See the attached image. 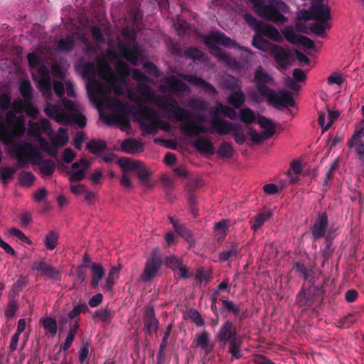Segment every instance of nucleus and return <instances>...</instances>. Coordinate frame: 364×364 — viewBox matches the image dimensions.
I'll list each match as a JSON object with an SVG mask.
<instances>
[{
    "label": "nucleus",
    "mask_w": 364,
    "mask_h": 364,
    "mask_svg": "<svg viewBox=\"0 0 364 364\" xmlns=\"http://www.w3.org/2000/svg\"><path fill=\"white\" fill-rule=\"evenodd\" d=\"M111 113L103 120L109 126L117 125L123 130L129 129V115L132 113L139 124L144 134H151L159 129V112L148 107H129L127 102L113 98L109 101Z\"/></svg>",
    "instance_id": "1"
},
{
    "label": "nucleus",
    "mask_w": 364,
    "mask_h": 364,
    "mask_svg": "<svg viewBox=\"0 0 364 364\" xmlns=\"http://www.w3.org/2000/svg\"><path fill=\"white\" fill-rule=\"evenodd\" d=\"M166 109L171 117L181 122L179 129L186 136H195L200 134H208L209 129L201 124V121L194 120L193 114L186 109L177 106L175 100L164 102L161 98V110Z\"/></svg>",
    "instance_id": "2"
},
{
    "label": "nucleus",
    "mask_w": 364,
    "mask_h": 364,
    "mask_svg": "<svg viewBox=\"0 0 364 364\" xmlns=\"http://www.w3.org/2000/svg\"><path fill=\"white\" fill-rule=\"evenodd\" d=\"M205 44L211 50V53L220 62L232 69L238 70L242 65L231 58L225 50L216 48V45H221L227 48L237 47L249 55H252V51L247 48L239 46L235 41L231 40L223 33L220 31H212L203 36Z\"/></svg>",
    "instance_id": "3"
},
{
    "label": "nucleus",
    "mask_w": 364,
    "mask_h": 364,
    "mask_svg": "<svg viewBox=\"0 0 364 364\" xmlns=\"http://www.w3.org/2000/svg\"><path fill=\"white\" fill-rule=\"evenodd\" d=\"M15 155L19 168L28 167V163L39 165L43 175L50 176L55 170V164L50 159L43 160L40 151L28 141L23 142L15 148Z\"/></svg>",
    "instance_id": "4"
},
{
    "label": "nucleus",
    "mask_w": 364,
    "mask_h": 364,
    "mask_svg": "<svg viewBox=\"0 0 364 364\" xmlns=\"http://www.w3.org/2000/svg\"><path fill=\"white\" fill-rule=\"evenodd\" d=\"M216 104V109L210 111V113L212 114L210 120L211 129L219 135L231 134L237 144H243L246 137L242 125L239 123L231 122L216 117L217 113L222 112L223 114L225 110L228 109V106L224 105L221 102H217Z\"/></svg>",
    "instance_id": "5"
},
{
    "label": "nucleus",
    "mask_w": 364,
    "mask_h": 364,
    "mask_svg": "<svg viewBox=\"0 0 364 364\" xmlns=\"http://www.w3.org/2000/svg\"><path fill=\"white\" fill-rule=\"evenodd\" d=\"M249 1L252 3L254 10L261 18L277 24L287 21L285 15L289 12V7L282 0H268L267 5L263 4V0Z\"/></svg>",
    "instance_id": "6"
},
{
    "label": "nucleus",
    "mask_w": 364,
    "mask_h": 364,
    "mask_svg": "<svg viewBox=\"0 0 364 364\" xmlns=\"http://www.w3.org/2000/svg\"><path fill=\"white\" fill-rule=\"evenodd\" d=\"M311 12L313 19L318 22L310 26V31L318 36L324 37L326 31L331 26L328 22L331 19L329 8L323 4L322 0H317L311 6Z\"/></svg>",
    "instance_id": "7"
},
{
    "label": "nucleus",
    "mask_w": 364,
    "mask_h": 364,
    "mask_svg": "<svg viewBox=\"0 0 364 364\" xmlns=\"http://www.w3.org/2000/svg\"><path fill=\"white\" fill-rule=\"evenodd\" d=\"M44 112L47 116L55 119L59 123L64 124H76L80 127L83 128L86 126L87 119L85 115L75 112L68 114L63 110L58 105L46 102Z\"/></svg>",
    "instance_id": "8"
},
{
    "label": "nucleus",
    "mask_w": 364,
    "mask_h": 364,
    "mask_svg": "<svg viewBox=\"0 0 364 364\" xmlns=\"http://www.w3.org/2000/svg\"><path fill=\"white\" fill-rule=\"evenodd\" d=\"M254 82L257 92L248 91V96L253 102L260 103L263 101L265 95L268 94L270 90L268 85L274 82V78L262 67L259 66L254 73Z\"/></svg>",
    "instance_id": "9"
},
{
    "label": "nucleus",
    "mask_w": 364,
    "mask_h": 364,
    "mask_svg": "<svg viewBox=\"0 0 364 364\" xmlns=\"http://www.w3.org/2000/svg\"><path fill=\"white\" fill-rule=\"evenodd\" d=\"M118 164L123 172L134 171L142 185L149 188L151 186L149 181L151 172L139 161L122 157L118 160Z\"/></svg>",
    "instance_id": "10"
},
{
    "label": "nucleus",
    "mask_w": 364,
    "mask_h": 364,
    "mask_svg": "<svg viewBox=\"0 0 364 364\" xmlns=\"http://www.w3.org/2000/svg\"><path fill=\"white\" fill-rule=\"evenodd\" d=\"M95 73L96 65L93 62L85 64L82 77L87 80V89L91 100H93L96 95H101L104 92V87L96 78Z\"/></svg>",
    "instance_id": "11"
},
{
    "label": "nucleus",
    "mask_w": 364,
    "mask_h": 364,
    "mask_svg": "<svg viewBox=\"0 0 364 364\" xmlns=\"http://www.w3.org/2000/svg\"><path fill=\"white\" fill-rule=\"evenodd\" d=\"M258 124L263 129L261 132H257L252 128L249 127L247 134L252 141L259 143L272 137L275 133V126L273 122L264 117H259L257 121Z\"/></svg>",
    "instance_id": "12"
},
{
    "label": "nucleus",
    "mask_w": 364,
    "mask_h": 364,
    "mask_svg": "<svg viewBox=\"0 0 364 364\" xmlns=\"http://www.w3.org/2000/svg\"><path fill=\"white\" fill-rule=\"evenodd\" d=\"M302 31L299 28V24H296V28L289 26L285 27L282 33L287 41L296 45L301 46L308 49H314L315 47L314 42L310 38L301 36L299 32Z\"/></svg>",
    "instance_id": "13"
},
{
    "label": "nucleus",
    "mask_w": 364,
    "mask_h": 364,
    "mask_svg": "<svg viewBox=\"0 0 364 364\" xmlns=\"http://www.w3.org/2000/svg\"><path fill=\"white\" fill-rule=\"evenodd\" d=\"M18 109V103L12 107L11 110L7 111L5 119V127L3 129L4 134L9 139H14L19 136L23 130L18 125V121L16 117V110Z\"/></svg>",
    "instance_id": "14"
},
{
    "label": "nucleus",
    "mask_w": 364,
    "mask_h": 364,
    "mask_svg": "<svg viewBox=\"0 0 364 364\" xmlns=\"http://www.w3.org/2000/svg\"><path fill=\"white\" fill-rule=\"evenodd\" d=\"M159 269V251L155 248L150 257L147 259L144 269L141 274V281L145 283H151L156 277Z\"/></svg>",
    "instance_id": "15"
},
{
    "label": "nucleus",
    "mask_w": 364,
    "mask_h": 364,
    "mask_svg": "<svg viewBox=\"0 0 364 364\" xmlns=\"http://www.w3.org/2000/svg\"><path fill=\"white\" fill-rule=\"evenodd\" d=\"M269 105L276 108L282 107H294L295 101L291 95L284 90L276 92L273 90H269L268 94L265 97Z\"/></svg>",
    "instance_id": "16"
},
{
    "label": "nucleus",
    "mask_w": 364,
    "mask_h": 364,
    "mask_svg": "<svg viewBox=\"0 0 364 364\" xmlns=\"http://www.w3.org/2000/svg\"><path fill=\"white\" fill-rule=\"evenodd\" d=\"M161 82H163L164 85H161V92L165 89L169 92L172 93H182V92H190L189 87L178 80L174 76H171L168 77H166L164 80H161Z\"/></svg>",
    "instance_id": "17"
},
{
    "label": "nucleus",
    "mask_w": 364,
    "mask_h": 364,
    "mask_svg": "<svg viewBox=\"0 0 364 364\" xmlns=\"http://www.w3.org/2000/svg\"><path fill=\"white\" fill-rule=\"evenodd\" d=\"M118 50L121 57L134 65H138L140 51L136 44L129 47L125 44L120 43Z\"/></svg>",
    "instance_id": "18"
},
{
    "label": "nucleus",
    "mask_w": 364,
    "mask_h": 364,
    "mask_svg": "<svg viewBox=\"0 0 364 364\" xmlns=\"http://www.w3.org/2000/svg\"><path fill=\"white\" fill-rule=\"evenodd\" d=\"M238 336L235 326L230 321H227L219 329L217 334L218 340L224 343L235 340Z\"/></svg>",
    "instance_id": "19"
},
{
    "label": "nucleus",
    "mask_w": 364,
    "mask_h": 364,
    "mask_svg": "<svg viewBox=\"0 0 364 364\" xmlns=\"http://www.w3.org/2000/svg\"><path fill=\"white\" fill-rule=\"evenodd\" d=\"M270 54L282 69H285L291 64V55L289 52L281 46L274 45Z\"/></svg>",
    "instance_id": "20"
},
{
    "label": "nucleus",
    "mask_w": 364,
    "mask_h": 364,
    "mask_svg": "<svg viewBox=\"0 0 364 364\" xmlns=\"http://www.w3.org/2000/svg\"><path fill=\"white\" fill-rule=\"evenodd\" d=\"M144 322L145 330L149 335L156 333L158 328V320L155 316L154 307L146 306L144 310Z\"/></svg>",
    "instance_id": "21"
},
{
    "label": "nucleus",
    "mask_w": 364,
    "mask_h": 364,
    "mask_svg": "<svg viewBox=\"0 0 364 364\" xmlns=\"http://www.w3.org/2000/svg\"><path fill=\"white\" fill-rule=\"evenodd\" d=\"M31 268L33 270L41 272L43 276L51 279H57L60 274L58 269L47 264L44 260L33 262Z\"/></svg>",
    "instance_id": "22"
},
{
    "label": "nucleus",
    "mask_w": 364,
    "mask_h": 364,
    "mask_svg": "<svg viewBox=\"0 0 364 364\" xmlns=\"http://www.w3.org/2000/svg\"><path fill=\"white\" fill-rule=\"evenodd\" d=\"M328 225V217L326 213L320 214L314 223L311 233L314 240H318L324 236Z\"/></svg>",
    "instance_id": "23"
},
{
    "label": "nucleus",
    "mask_w": 364,
    "mask_h": 364,
    "mask_svg": "<svg viewBox=\"0 0 364 364\" xmlns=\"http://www.w3.org/2000/svg\"><path fill=\"white\" fill-rule=\"evenodd\" d=\"M180 77L192 84L193 85L204 88L208 92H210L213 94L218 93L216 89L212 85L207 82L201 77L196 76V75L181 74L180 75Z\"/></svg>",
    "instance_id": "24"
},
{
    "label": "nucleus",
    "mask_w": 364,
    "mask_h": 364,
    "mask_svg": "<svg viewBox=\"0 0 364 364\" xmlns=\"http://www.w3.org/2000/svg\"><path fill=\"white\" fill-rule=\"evenodd\" d=\"M121 149L125 153L134 154L142 152L144 146L143 143L134 139H127L122 142Z\"/></svg>",
    "instance_id": "25"
},
{
    "label": "nucleus",
    "mask_w": 364,
    "mask_h": 364,
    "mask_svg": "<svg viewBox=\"0 0 364 364\" xmlns=\"http://www.w3.org/2000/svg\"><path fill=\"white\" fill-rule=\"evenodd\" d=\"M91 270L90 286L93 289H97L100 281L105 274V269L100 263H92L90 266Z\"/></svg>",
    "instance_id": "26"
},
{
    "label": "nucleus",
    "mask_w": 364,
    "mask_h": 364,
    "mask_svg": "<svg viewBox=\"0 0 364 364\" xmlns=\"http://www.w3.org/2000/svg\"><path fill=\"white\" fill-rule=\"evenodd\" d=\"M149 82H143L137 85V90L142 97L147 101H154L159 105V95H156L148 85Z\"/></svg>",
    "instance_id": "27"
},
{
    "label": "nucleus",
    "mask_w": 364,
    "mask_h": 364,
    "mask_svg": "<svg viewBox=\"0 0 364 364\" xmlns=\"http://www.w3.org/2000/svg\"><path fill=\"white\" fill-rule=\"evenodd\" d=\"M194 146L200 152L205 153L208 154H213L215 149L212 142L205 138L200 137L196 139L194 142Z\"/></svg>",
    "instance_id": "28"
},
{
    "label": "nucleus",
    "mask_w": 364,
    "mask_h": 364,
    "mask_svg": "<svg viewBox=\"0 0 364 364\" xmlns=\"http://www.w3.org/2000/svg\"><path fill=\"white\" fill-rule=\"evenodd\" d=\"M38 88L46 100H50L52 98L53 92L50 77H41L38 81Z\"/></svg>",
    "instance_id": "29"
},
{
    "label": "nucleus",
    "mask_w": 364,
    "mask_h": 364,
    "mask_svg": "<svg viewBox=\"0 0 364 364\" xmlns=\"http://www.w3.org/2000/svg\"><path fill=\"white\" fill-rule=\"evenodd\" d=\"M252 44L254 47L265 52H271L274 45L264 39L261 33H257L252 38Z\"/></svg>",
    "instance_id": "30"
},
{
    "label": "nucleus",
    "mask_w": 364,
    "mask_h": 364,
    "mask_svg": "<svg viewBox=\"0 0 364 364\" xmlns=\"http://www.w3.org/2000/svg\"><path fill=\"white\" fill-rule=\"evenodd\" d=\"M271 215L272 213L270 211L258 213L254 218H252L250 222L251 228L254 231H257L271 217Z\"/></svg>",
    "instance_id": "31"
},
{
    "label": "nucleus",
    "mask_w": 364,
    "mask_h": 364,
    "mask_svg": "<svg viewBox=\"0 0 364 364\" xmlns=\"http://www.w3.org/2000/svg\"><path fill=\"white\" fill-rule=\"evenodd\" d=\"M259 32L262 36H264L274 41L282 42L283 41L282 34L272 26H266L262 28L260 27Z\"/></svg>",
    "instance_id": "32"
},
{
    "label": "nucleus",
    "mask_w": 364,
    "mask_h": 364,
    "mask_svg": "<svg viewBox=\"0 0 364 364\" xmlns=\"http://www.w3.org/2000/svg\"><path fill=\"white\" fill-rule=\"evenodd\" d=\"M18 109L17 112H25L26 114L33 118H35L38 114V109L32 104V100H24L23 102L18 103Z\"/></svg>",
    "instance_id": "33"
},
{
    "label": "nucleus",
    "mask_w": 364,
    "mask_h": 364,
    "mask_svg": "<svg viewBox=\"0 0 364 364\" xmlns=\"http://www.w3.org/2000/svg\"><path fill=\"white\" fill-rule=\"evenodd\" d=\"M245 101V95L242 90L232 92L228 98V102L233 106L235 108L241 107Z\"/></svg>",
    "instance_id": "34"
},
{
    "label": "nucleus",
    "mask_w": 364,
    "mask_h": 364,
    "mask_svg": "<svg viewBox=\"0 0 364 364\" xmlns=\"http://www.w3.org/2000/svg\"><path fill=\"white\" fill-rule=\"evenodd\" d=\"M87 149L93 154H100L107 149V143L102 139H92L87 144Z\"/></svg>",
    "instance_id": "35"
},
{
    "label": "nucleus",
    "mask_w": 364,
    "mask_h": 364,
    "mask_svg": "<svg viewBox=\"0 0 364 364\" xmlns=\"http://www.w3.org/2000/svg\"><path fill=\"white\" fill-rule=\"evenodd\" d=\"M92 317L95 320L98 319L103 323H109L114 317V313L108 308H104L97 310Z\"/></svg>",
    "instance_id": "36"
},
{
    "label": "nucleus",
    "mask_w": 364,
    "mask_h": 364,
    "mask_svg": "<svg viewBox=\"0 0 364 364\" xmlns=\"http://www.w3.org/2000/svg\"><path fill=\"white\" fill-rule=\"evenodd\" d=\"M223 87L229 90L231 92L242 90L240 80L233 76H227L223 81Z\"/></svg>",
    "instance_id": "37"
},
{
    "label": "nucleus",
    "mask_w": 364,
    "mask_h": 364,
    "mask_svg": "<svg viewBox=\"0 0 364 364\" xmlns=\"http://www.w3.org/2000/svg\"><path fill=\"white\" fill-rule=\"evenodd\" d=\"M45 331L52 337L55 336L58 331V323L55 319L50 317H44L41 320Z\"/></svg>",
    "instance_id": "38"
},
{
    "label": "nucleus",
    "mask_w": 364,
    "mask_h": 364,
    "mask_svg": "<svg viewBox=\"0 0 364 364\" xmlns=\"http://www.w3.org/2000/svg\"><path fill=\"white\" fill-rule=\"evenodd\" d=\"M347 144L350 148L354 149L358 159L364 161V141L363 139H349Z\"/></svg>",
    "instance_id": "39"
},
{
    "label": "nucleus",
    "mask_w": 364,
    "mask_h": 364,
    "mask_svg": "<svg viewBox=\"0 0 364 364\" xmlns=\"http://www.w3.org/2000/svg\"><path fill=\"white\" fill-rule=\"evenodd\" d=\"M59 234L56 231L51 230L45 236L44 244L49 250H54L58 245Z\"/></svg>",
    "instance_id": "40"
},
{
    "label": "nucleus",
    "mask_w": 364,
    "mask_h": 364,
    "mask_svg": "<svg viewBox=\"0 0 364 364\" xmlns=\"http://www.w3.org/2000/svg\"><path fill=\"white\" fill-rule=\"evenodd\" d=\"M174 229L176 231L181 235L183 237L186 239V240L191 244H193L194 240L193 238L192 234L191 232L183 225L178 224L176 222L173 220H171Z\"/></svg>",
    "instance_id": "41"
},
{
    "label": "nucleus",
    "mask_w": 364,
    "mask_h": 364,
    "mask_svg": "<svg viewBox=\"0 0 364 364\" xmlns=\"http://www.w3.org/2000/svg\"><path fill=\"white\" fill-rule=\"evenodd\" d=\"M75 47V41L73 37L67 36L60 38L57 43V48L62 52L72 50Z\"/></svg>",
    "instance_id": "42"
},
{
    "label": "nucleus",
    "mask_w": 364,
    "mask_h": 364,
    "mask_svg": "<svg viewBox=\"0 0 364 364\" xmlns=\"http://www.w3.org/2000/svg\"><path fill=\"white\" fill-rule=\"evenodd\" d=\"M363 118L355 125L354 132L350 139H363L364 137V105L361 107Z\"/></svg>",
    "instance_id": "43"
},
{
    "label": "nucleus",
    "mask_w": 364,
    "mask_h": 364,
    "mask_svg": "<svg viewBox=\"0 0 364 364\" xmlns=\"http://www.w3.org/2000/svg\"><path fill=\"white\" fill-rule=\"evenodd\" d=\"M187 107L196 111L203 112L207 109L208 104L201 98L192 97L188 100Z\"/></svg>",
    "instance_id": "44"
},
{
    "label": "nucleus",
    "mask_w": 364,
    "mask_h": 364,
    "mask_svg": "<svg viewBox=\"0 0 364 364\" xmlns=\"http://www.w3.org/2000/svg\"><path fill=\"white\" fill-rule=\"evenodd\" d=\"M120 269H121L120 266L119 267L114 266V267H112V268L110 269V271L107 277L106 284L105 286V288L107 290H109L112 288V287L115 282V280L119 277V273Z\"/></svg>",
    "instance_id": "45"
},
{
    "label": "nucleus",
    "mask_w": 364,
    "mask_h": 364,
    "mask_svg": "<svg viewBox=\"0 0 364 364\" xmlns=\"http://www.w3.org/2000/svg\"><path fill=\"white\" fill-rule=\"evenodd\" d=\"M241 344L242 341L240 337L229 342V352L231 353L232 357L236 359H239L242 357V353L240 350Z\"/></svg>",
    "instance_id": "46"
},
{
    "label": "nucleus",
    "mask_w": 364,
    "mask_h": 364,
    "mask_svg": "<svg viewBox=\"0 0 364 364\" xmlns=\"http://www.w3.org/2000/svg\"><path fill=\"white\" fill-rule=\"evenodd\" d=\"M53 141L55 142L58 147L65 146L68 142V130L65 128L60 127Z\"/></svg>",
    "instance_id": "47"
},
{
    "label": "nucleus",
    "mask_w": 364,
    "mask_h": 364,
    "mask_svg": "<svg viewBox=\"0 0 364 364\" xmlns=\"http://www.w3.org/2000/svg\"><path fill=\"white\" fill-rule=\"evenodd\" d=\"M19 91L23 100H32V87L31 82L28 80H23L21 82L19 86Z\"/></svg>",
    "instance_id": "48"
},
{
    "label": "nucleus",
    "mask_w": 364,
    "mask_h": 364,
    "mask_svg": "<svg viewBox=\"0 0 364 364\" xmlns=\"http://www.w3.org/2000/svg\"><path fill=\"white\" fill-rule=\"evenodd\" d=\"M240 119L246 124H251L255 122L256 114L254 111L250 108H245L240 111Z\"/></svg>",
    "instance_id": "49"
},
{
    "label": "nucleus",
    "mask_w": 364,
    "mask_h": 364,
    "mask_svg": "<svg viewBox=\"0 0 364 364\" xmlns=\"http://www.w3.org/2000/svg\"><path fill=\"white\" fill-rule=\"evenodd\" d=\"M301 171V164L299 161H293L291 163L290 169L287 171V176H289L291 183H295L297 181V177L294 176V174L298 175Z\"/></svg>",
    "instance_id": "50"
},
{
    "label": "nucleus",
    "mask_w": 364,
    "mask_h": 364,
    "mask_svg": "<svg viewBox=\"0 0 364 364\" xmlns=\"http://www.w3.org/2000/svg\"><path fill=\"white\" fill-rule=\"evenodd\" d=\"M212 279V272L209 269H198L196 273L197 283L208 282Z\"/></svg>",
    "instance_id": "51"
},
{
    "label": "nucleus",
    "mask_w": 364,
    "mask_h": 364,
    "mask_svg": "<svg viewBox=\"0 0 364 364\" xmlns=\"http://www.w3.org/2000/svg\"><path fill=\"white\" fill-rule=\"evenodd\" d=\"M18 180L21 186L28 187L33 183L35 176L31 172L22 171L18 176Z\"/></svg>",
    "instance_id": "52"
},
{
    "label": "nucleus",
    "mask_w": 364,
    "mask_h": 364,
    "mask_svg": "<svg viewBox=\"0 0 364 364\" xmlns=\"http://www.w3.org/2000/svg\"><path fill=\"white\" fill-rule=\"evenodd\" d=\"M218 152L222 158L230 159L232 156L233 148L230 143L223 142L218 147Z\"/></svg>",
    "instance_id": "53"
},
{
    "label": "nucleus",
    "mask_w": 364,
    "mask_h": 364,
    "mask_svg": "<svg viewBox=\"0 0 364 364\" xmlns=\"http://www.w3.org/2000/svg\"><path fill=\"white\" fill-rule=\"evenodd\" d=\"M88 307L86 303H82L77 304L73 307V309L68 313L70 319L75 320L76 318L82 313H86L88 311Z\"/></svg>",
    "instance_id": "54"
},
{
    "label": "nucleus",
    "mask_w": 364,
    "mask_h": 364,
    "mask_svg": "<svg viewBox=\"0 0 364 364\" xmlns=\"http://www.w3.org/2000/svg\"><path fill=\"white\" fill-rule=\"evenodd\" d=\"M18 306L17 301L15 299H10L5 309V316L7 318H14L18 309Z\"/></svg>",
    "instance_id": "55"
},
{
    "label": "nucleus",
    "mask_w": 364,
    "mask_h": 364,
    "mask_svg": "<svg viewBox=\"0 0 364 364\" xmlns=\"http://www.w3.org/2000/svg\"><path fill=\"white\" fill-rule=\"evenodd\" d=\"M16 170L11 167H0V179L4 184L12 178Z\"/></svg>",
    "instance_id": "56"
},
{
    "label": "nucleus",
    "mask_w": 364,
    "mask_h": 364,
    "mask_svg": "<svg viewBox=\"0 0 364 364\" xmlns=\"http://www.w3.org/2000/svg\"><path fill=\"white\" fill-rule=\"evenodd\" d=\"M92 37L97 44L105 43V38L102 33V30L98 26H92L90 29Z\"/></svg>",
    "instance_id": "57"
},
{
    "label": "nucleus",
    "mask_w": 364,
    "mask_h": 364,
    "mask_svg": "<svg viewBox=\"0 0 364 364\" xmlns=\"http://www.w3.org/2000/svg\"><path fill=\"white\" fill-rule=\"evenodd\" d=\"M318 123L323 132L327 131L332 124V120L325 113L319 112Z\"/></svg>",
    "instance_id": "58"
},
{
    "label": "nucleus",
    "mask_w": 364,
    "mask_h": 364,
    "mask_svg": "<svg viewBox=\"0 0 364 364\" xmlns=\"http://www.w3.org/2000/svg\"><path fill=\"white\" fill-rule=\"evenodd\" d=\"M184 55L187 58H191L193 60H200L203 57V53L201 50H198V48H188L184 52Z\"/></svg>",
    "instance_id": "59"
},
{
    "label": "nucleus",
    "mask_w": 364,
    "mask_h": 364,
    "mask_svg": "<svg viewBox=\"0 0 364 364\" xmlns=\"http://www.w3.org/2000/svg\"><path fill=\"white\" fill-rule=\"evenodd\" d=\"M87 169H79L76 171H68V175L70 176L69 179L70 182H78L82 181L85 177V171Z\"/></svg>",
    "instance_id": "60"
},
{
    "label": "nucleus",
    "mask_w": 364,
    "mask_h": 364,
    "mask_svg": "<svg viewBox=\"0 0 364 364\" xmlns=\"http://www.w3.org/2000/svg\"><path fill=\"white\" fill-rule=\"evenodd\" d=\"M188 317L198 326H201L204 324L201 315L196 309H191L188 312Z\"/></svg>",
    "instance_id": "61"
},
{
    "label": "nucleus",
    "mask_w": 364,
    "mask_h": 364,
    "mask_svg": "<svg viewBox=\"0 0 364 364\" xmlns=\"http://www.w3.org/2000/svg\"><path fill=\"white\" fill-rule=\"evenodd\" d=\"M9 233L11 235H14L15 237H16L18 239H19L21 242H25L26 244H31V240H29L26 235L25 234L21 231L18 228H11L9 230Z\"/></svg>",
    "instance_id": "62"
},
{
    "label": "nucleus",
    "mask_w": 364,
    "mask_h": 364,
    "mask_svg": "<svg viewBox=\"0 0 364 364\" xmlns=\"http://www.w3.org/2000/svg\"><path fill=\"white\" fill-rule=\"evenodd\" d=\"M132 78L136 80L138 84L143 82H150V79L140 70L135 69L132 71Z\"/></svg>",
    "instance_id": "63"
},
{
    "label": "nucleus",
    "mask_w": 364,
    "mask_h": 364,
    "mask_svg": "<svg viewBox=\"0 0 364 364\" xmlns=\"http://www.w3.org/2000/svg\"><path fill=\"white\" fill-rule=\"evenodd\" d=\"M181 262L182 260L175 256H169L165 259L166 265L173 270H176Z\"/></svg>",
    "instance_id": "64"
}]
</instances>
